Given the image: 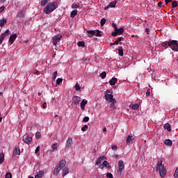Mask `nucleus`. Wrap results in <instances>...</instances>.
<instances>
[{
  "label": "nucleus",
  "mask_w": 178,
  "mask_h": 178,
  "mask_svg": "<svg viewBox=\"0 0 178 178\" xmlns=\"http://www.w3.org/2000/svg\"><path fill=\"white\" fill-rule=\"evenodd\" d=\"M58 8V2H51L49 3L44 8L43 12L46 15H49V13H52L55 9Z\"/></svg>",
  "instance_id": "nucleus-1"
},
{
  "label": "nucleus",
  "mask_w": 178,
  "mask_h": 178,
  "mask_svg": "<svg viewBox=\"0 0 178 178\" xmlns=\"http://www.w3.org/2000/svg\"><path fill=\"white\" fill-rule=\"evenodd\" d=\"M157 169L159 170L161 177H165V175H166V168H165V165L162 164V161L158 162Z\"/></svg>",
  "instance_id": "nucleus-2"
},
{
  "label": "nucleus",
  "mask_w": 178,
  "mask_h": 178,
  "mask_svg": "<svg viewBox=\"0 0 178 178\" xmlns=\"http://www.w3.org/2000/svg\"><path fill=\"white\" fill-rule=\"evenodd\" d=\"M124 169V164L123 163V161L120 160L118 161V175L119 176H122V174L123 173V170Z\"/></svg>",
  "instance_id": "nucleus-3"
},
{
  "label": "nucleus",
  "mask_w": 178,
  "mask_h": 178,
  "mask_svg": "<svg viewBox=\"0 0 178 178\" xmlns=\"http://www.w3.org/2000/svg\"><path fill=\"white\" fill-rule=\"evenodd\" d=\"M170 48L172 49L175 52L178 51V42L177 40L170 41Z\"/></svg>",
  "instance_id": "nucleus-4"
},
{
  "label": "nucleus",
  "mask_w": 178,
  "mask_h": 178,
  "mask_svg": "<svg viewBox=\"0 0 178 178\" xmlns=\"http://www.w3.org/2000/svg\"><path fill=\"white\" fill-rule=\"evenodd\" d=\"M23 141L26 144H28V145H30V144H31V143L33 141V138L31 137V136H30L29 134H25L23 136Z\"/></svg>",
  "instance_id": "nucleus-5"
},
{
  "label": "nucleus",
  "mask_w": 178,
  "mask_h": 178,
  "mask_svg": "<svg viewBox=\"0 0 178 178\" xmlns=\"http://www.w3.org/2000/svg\"><path fill=\"white\" fill-rule=\"evenodd\" d=\"M62 39V35L58 34L56 35L53 37V44L56 47L58 45V43L60 40Z\"/></svg>",
  "instance_id": "nucleus-6"
},
{
  "label": "nucleus",
  "mask_w": 178,
  "mask_h": 178,
  "mask_svg": "<svg viewBox=\"0 0 178 178\" xmlns=\"http://www.w3.org/2000/svg\"><path fill=\"white\" fill-rule=\"evenodd\" d=\"M73 145V138L72 137H68L66 143H65V148L67 149H70V147Z\"/></svg>",
  "instance_id": "nucleus-7"
},
{
  "label": "nucleus",
  "mask_w": 178,
  "mask_h": 178,
  "mask_svg": "<svg viewBox=\"0 0 178 178\" xmlns=\"http://www.w3.org/2000/svg\"><path fill=\"white\" fill-rule=\"evenodd\" d=\"M123 33H124V29L121 27L120 29H117L114 32H112V35L113 37H116L118 34H123Z\"/></svg>",
  "instance_id": "nucleus-8"
},
{
  "label": "nucleus",
  "mask_w": 178,
  "mask_h": 178,
  "mask_svg": "<svg viewBox=\"0 0 178 178\" xmlns=\"http://www.w3.org/2000/svg\"><path fill=\"white\" fill-rule=\"evenodd\" d=\"M116 3H118V1L116 0L111 1L107 6L104 7V10H106L109 8H116Z\"/></svg>",
  "instance_id": "nucleus-9"
},
{
  "label": "nucleus",
  "mask_w": 178,
  "mask_h": 178,
  "mask_svg": "<svg viewBox=\"0 0 178 178\" xmlns=\"http://www.w3.org/2000/svg\"><path fill=\"white\" fill-rule=\"evenodd\" d=\"M17 38V34L14 33L11 35L9 38L8 42H10V45L15 42V40Z\"/></svg>",
  "instance_id": "nucleus-10"
},
{
  "label": "nucleus",
  "mask_w": 178,
  "mask_h": 178,
  "mask_svg": "<svg viewBox=\"0 0 178 178\" xmlns=\"http://www.w3.org/2000/svg\"><path fill=\"white\" fill-rule=\"evenodd\" d=\"M81 98L78 96H74L72 98V102L74 105H79L80 104Z\"/></svg>",
  "instance_id": "nucleus-11"
},
{
  "label": "nucleus",
  "mask_w": 178,
  "mask_h": 178,
  "mask_svg": "<svg viewBox=\"0 0 178 178\" xmlns=\"http://www.w3.org/2000/svg\"><path fill=\"white\" fill-rule=\"evenodd\" d=\"M10 34V31L9 29L6 30L3 33H1L0 39L5 40L6 37H8Z\"/></svg>",
  "instance_id": "nucleus-12"
},
{
  "label": "nucleus",
  "mask_w": 178,
  "mask_h": 178,
  "mask_svg": "<svg viewBox=\"0 0 178 178\" xmlns=\"http://www.w3.org/2000/svg\"><path fill=\"white\" fill-rule=\"evenodd\" d=\"M104 98L106 101H108V102H111V100L113 99V95L105 93Z\"/></svg>",
  "instance_id": "nucleus-13"
},
{
  "label": "nucleus",
  "mask_w": 178,
  "mask_h": 178,
  "mask_svg": "<svg viewBox=\"0 0 178 178\" xmlns=\"http://www.w3.org/2000/svg\"><path fill=\"white\" fill-rule=\"evenodd\" d=\"M88 102L86 99L82 100V102H81V109L82 111H84L86 109V105H87Z\"/></svg>",
  "instance_id": "nucleus-14"
},
{
  "label": "nucleus",
  "mask_w": 178,
  "mask_h": 178,
  "mask_svg": "<svg viewBox=\"0 0 178 178\" xmlns=\"http://www.w3.org/2000/svg\"><path fill=\"white\" fill-rule=\"evenodd\" d=\"M134 140V138L131 136H128L127 137V144L129 145V144H132L133 143V140Z\"/></svg>",
  "instance_id": "nucleus-15"
},
{
  "label": "nucleus",
  "mask_w": 178,
  "mask_h": 178,
  "mask_svg": "<svg viewBox=\"0 0 178 178\" xmlns=\"http://www.w3.org/2000/svg\"><path fill=\"white\" fill-rule=\"evenodd\" d=\"M87 35L89 38H92L95 35V31H87Z\"/></svg>",
  "instance_id": "nucleus-16"
},
{
  "label": "nucleus",
  "mask_w": 178,
  "mask_h": 178,
  "mask_svg": "<svg viewBox=\"0 0 178 178\" xmlns=\"http://www.w3.org/2000/svg\"><path fill=\"white\" fill-rule=\"evenodd\" d=\"M13 155H20V148L19 147H16L13 150Z\"/></svg>",
  "instance_id": "nucleus-17"
},
{
  "label": "nucleus",
  "mask_w": 178,
  "mask_h": 178,
  "mask_svg": "<svg viewBox=\"0 0 178 178\" xmlns=\"http://www.w3.org/2000/svg\"><path fill=\"white\" fill-rule=\"evenodd\" d=\"M58 143H54L51 145V152H55L56 151H58Z\"/></svg>",
  "instance_id": "nucleus-18"
},
{
  "label": "nucleus",
  "mask_w": 178,
  "mask_h": 178,
  "mask_svg": "<svg viewBox=\"0 0 178 178\" xmlns=\"http://www.w3.org/2000/svg\"><path fill=\"white\" fill-rule=\"evenodd\" d=\"M60 170H62V169L59 167L55 168L54 170V176H57L58 175H59V172H60Z\"/></svg>",
  "instance_id": "nucleus-19"
},
{
  "label": "nucleus",
  "mask_w": 178,
  "mask_h": 178,
  "mask_svg": "<svg viewBox=\"0 0 178 178\" xmlns=\"http://www.w3.org/2000/svg\"><path fill=\"white\" fill-rule=\"evenodd\" d=\"M164 129L167 130L168 131H172V127H170V124L166 123L164 125Z\"/></svg>",
  "instance_id": "nucleus-20"
},
{
  "label": "nucleus",
  "mask_w": 178,
  "mask_h": 178,
  "mask_svg": "<svg viewBox=\"0 0 178 178\" xmlns=\"http://www.w3.org/2000/svg\"><path fill=\"white\" fill-rule=\"evenodd\" d=\"M116 81H118V79H117V78H115V77H113V78L109 81L110 85H111V86H115V84H116Z\"/></svg>",
  "instance_id": "nucleus-21"
},
{
  "label": "nucleus",
  "mask_w": 178,
  "mask_h": 178,
  "mask_svg": "<svg viewBox=\"0 0 178 178\" xmlns=\"http://www.w3.org/2000/svg\"><path fill=\"white\" fill-rule=\"evenodd\" d=\"M67 173H69V168L65 167L63 170V177H65Z\"/></svg>",
  "instance_id": "nucleus-22"
},
{
  "label": "nucleus",
  "mask_w": 178,
  "mask_h": 178,
  "mask_svg": "<svg viewBox=\"0 0 178 178\" xmlns=\"http://www.w3.org/2000/svg\"><path fill=\"white\" fill-rule=\"evenodd\" d=\"M44 175V170L39 171L35 176V178H41Z\"/></svg>",
  "instance_id": "nucleus-23"
},
{
  "label": "nucleus",
  "mask_w": 178,
  "mask_h": 178,
  "mask_svg": "<svg viewBox=\"0 0 178 178\" xmlns=\"http://www.w3.org/2000/svg\"><path fill=\"white\" fill-rule=\"evenodd\" d=\"M138 106H139L138 104H131L129 107L133 111H137V109H138Z\"/></svg>",
  "instance_id": "nucleus-24"
},
{
  "label": "nucleus",
  "mask_w": 178,
  "mask_h": 178,
  "mask_svg": "<svg viewBox=\"0 0 178 178\" xmlns=\"http://www.w3.org/2000/svg\"><path fill=\"white\" fill-rule=\"evenodd\" d=\"M108 165H109V163H108V161H104L102 164H101L99 165V168L100 169H104V168H106V166H108Z\"/></svg>",
  "instance_id": "nucleus-25"
},
{
  "label": "nucleus",
  "mask_w": 178,
  "mask_h": 178,
  "mask_svg": "<svg viewBox=\"0 0 178 178\" xmlns=\"http://www.w3.org/2000/svg\"><path fill=\"white\" fill-rule=\"evenodd\" d=\"M162 47H163L164 49H166L168 47H170V42H164L162 43Z\"/></svg>",
  "instance_id": "nucleus-26"
},
{
  "label": "nucleus",
  "mask_w": 178,
  "mask_h": 178,
  "mask_svg": "<svg viewBox=\"0 0 178 178\" xmlns=\"http://www.w3.org/2000/svg\"><path fill=\"white\" fill-rule=\"evenodd\" d=\"M65 165H66V161L62 160L58 165V168H60V169H62V168H65Z\"/></svg>",
  "instance_id": "nucleus-27"
},
{
  "label": "nucleus",
  "mask_w": 178,
  "mask_h": 178,
  "mask_svg": "<svg viewBox=\"0 0 178 178\" xmlns=\"http://www.w3.org/2000/svg\"><path fill=\"white\" fill-rule=\"evenodd\" d=\"M8 19L4 18L3 19H0V27H3V25L7 23Z\"/></svg>",
  "instance_id": "nucleus-28"
},
{
  "label": "nucleus",
  "mask_w": 178,
  "mask_h": 178,
  "mask_svg": "<svg viewBox=\"0 0 178 178\" xmlns=\"http://www.w3.org/2000/svg\"><path fill=\"white\" fill-rule=\"evenodd\" d=\"M77 10H72L70 14V17H72V19L74 18L77 15Z\"/></svg>",
  "instance_id": "nucleus-29"
},
{
  "label": "nucleus",
  "mask_w": 178,
  "mask_h": 178,
  "mask_svg": "<svg viewBox=\"0 0 178 178\" xmlns=\"http://www.w3.org/2000/svg\"><path fill=\"white\" fill-rule=\"evenodd\" d=\"M104 159H105V157H102V156H100V157H99V159H98V160H97V161L96 162V165H101V163H102V161H104Z\"/></svg>",
  "instance_id": "nucleus-30"
},
{
  "label": "nucleus",
  "mask_w": 178,
  "mask_h": 178,
  "mask_svg": "<svg viewBox=\"0 0 178 178\" xmlns=\"http://www.w3.org/2000/svg\"><path fill=\"white\" fill-rule=\"evenodd\" d=\"M110 103V106L111 108H113V106H115V105L116 104V99H112L110 102H108Z\"/></svg>",
  "instance_id": "nucleus-31"
},
{
  "label": "nucleus",
  "mask_w": 178,
  "mask_h": 178,
  "mask_svg": "<svg viewBox=\"0 0 178 178\" xmlns=\"http://www.w3.org/2000/svg\"><path fill=\"white\" fill-rule=\"evenodd\" d=\"M164 144L170 147L172 145V141L170 140V139H165L164 141Z\"/></svg>",
  "instance_id": "nucleus-32"
},
{
  "label": "nucleus",
  "mask_w": 178,
  "mask_h": 178,
  "mask_svg": "<svg viewBox=\"0 0 178 178\" xmlns=\"http://www.w3.org/2000/svg\"><path fill=\"white\" fill-rule=\"evenodd\" d=\"M71 8L72 9H79V8H80V5L73 3Z\"/></svg>",
  "instance_id": "nucleus-33"
},
{
  "label": "nucleus",
  "mask_w": 178,
  "mask_h": 178,
  "mask_svg": "<svg viewBox=\"0 0 178 178\" xmlns=\"http://www.w3.org/2000/svg\"><path fill=\"white\" fill-rule=\"evenodd\" d=\"M49 2V0H42L40 2L41 6H45Z\"/></svg>",
  "instance_id": "nucleus-34"
},
{
  "label": "nucleus",
  "mask_w": 178,
  "mask_h": 178,
  "mask_svg": "<svg viewBox=\"0 0 178 178\" xmlns=\"http://www.w3.org/2000/svg\"><path fill=\"white\" fill-rule=\"evenodd\" d=\"M57 76H58V71H56V72H54V74L52 75L53 81H55V80H56Z\"/></svg>",
  "instance_id": "nucleus-35"
},
{
  "label": "nucleus",
  "mask_w": 178,
  "mask_h": 178,
  "mask_svg": "<svg viewBox=\"0 0 178 178\" xmlns=\"http://www.w3.org/2000/svg\"><path fill=\"white\" fill-rule=\"evenodd\" d=\"M77 45L78 47H85L86 42L84 41L78 42Z\"/></svg>",
  "instance_id": "nucleus-36"
},
{
  "label": "nucleus",
  "mask_w": 178,
  "mask_h": 178,
  "mask_svg": "<svg viewBox=\"0 0 178 178\" xmlns=\"http://www.w3.org/2000/svg\"><path fill=\"white\" fill-rule=\"evenodd\" d=\"M105 23H106V19L105 18L102 19L100 21V25L102 27L105 25Z\"/></svg>",
  "instance_id": "nucleus-37"
},
{
  "label": "nucleus",
  "mask_w": 178,
  "mask_h": 178,
  "mask_svg": "<svg viewBox=\"0 0 178 178\" xmlns=\"http://www.w3.org/2000/svg\"><path fill=\"white\" fill-rule=\"evenodd\" d=\"M74 88L76 91H80V90H81V87L80 86V85H79V83H76Z\"/></svg>",
  "instance_id": "nucleus-38"
},
{
  "label": "nucleus",
  "mask_w": 178,
  "mask_h": 178,
  "mask_svg": "<svg viewBox=\"0 0 178 178\" xmlns=\"http://www.w3.org/2000/svg\"><path fill=\"white\" fill-rule=\"evenodd\" d=\"M95 35L96 36V37H101L102 35H101V31H99V30H96L95 31Z\"/></svg>",
  "instance_id": "nucleus-39"
},
{
  "label": "nucleus",
  "mask_w": 178,
  "mask_h": 178,
  "mask_svg": "<svg viewBox=\"0 0 178 178\" xmlns=\"http://www.w3.org/2000/svg\"><path fill=\"white\" fill-rule=\"evenodd\" d=\"M88 130V125L85 124L82 128H81V131H87Z\"/></svg>",
  "instance_id": "nucleus-40"
},
{
  "label": "nucleus",
  "mask_w": 178,
  "mask_h": 178,
  "mask_svg": "<svg viewBox=\"0 0 178 178\" xmlns=\"http://www.w3.org/2000/svg\"><path fill=\"white\" fill-rule=\"evenodd\" d=\"M102 79H105L106 77V72H103L99 75Z\"/></svg>",
  "instance_id": "nucleus-41"
},
{
  "label": "nucleus",
  "mask_w": 178,
  "mask_h": 178,
  "mask_svg": "<svg viewBox=\"0 0 178 178\" xmlns=\"http://www.w3.org/2000/svg\"><path fill=\"white\" fill-rule=\"evenodd\" d=\"M118 54L120 56H123V48L121 47L118 49Z\"/></svg>",
  "instance_id": "nucleus-42"
},
{
  "label": "nucleus",
  "mask_w": 178,
  "mask_h": 178,
  "mask_svg": "<svg viewBox=\"0 0 178 178\" xmlns=\"http://www.w3.org/2000/svg\"><path fill=\"white\" fill-rule=\"evenodd\" d=\"M62 81H63V79L61 78H58L56 79V84L59 85V84H60V83H62Z\"/></svg>",
  "instance_id": "nucleus-43"
},
{
  "label": "nucleus",
  "mask_w": 178,
  "mask_h": 178,
  "mask_svg": "<svg viewBox=\"0 0 178 178\" xmlns=\"http://www.w3.org/2000/svg\"><path fill=\"white\" fill-rule=\"evenodd\" d=\"M88 120H90V118H88V117H84L82 122H83V123H87V122H88Z\"/></svg>",
  "instance_id": "nucleus-44"
},
{
  "label": "nucleus",
  "mask_w": 178,
  "mask_h": 178,
  "mask_svg": "<svg viewBox=\"0 0 178 178\" xmlns=\"http://www.w3.org/2000/svg\"><path fill=\"white\" fill-rule=\"evenodd\" d=\"M17 17H24V13H22V12H19L18 14H17Z\"/></svg>",
  "instance_id": "nucleus-45"
},
{
  "label": "nucleus",
  "mask_w": 178,
  "mask_h": 178,
  "mask_svg": "<svg viewBox=\"0 0 178 178\" xmlns=\"http://www.w3.org/2000/svg\"><path fill=\"white\" fill-rule=\"evenodd\" d=\"M40 146H38L35 150V153L36 154V155H39L38 152H40Z\"/></svg>",
  "instance_id": "nucleus-46"
},
{
  "label": "nucleus",
  "mask_w": 178,
  "mask_h": 178,
  "mask_svg": "<svg viewBox=\"0 0 178 178\" xmlns=\"http://www.w3.org/2000/svg\"><path fill=\"white\" fill-rule=\"evenodd\" d=\"M4 161H5V156H0V165H2Z\"/></svg>",
  "instance_id": "nucleus-47"
},
{
  "label": "nucleus",
  "mask_w": 178,
  "mask_h": 178,
  "mask_svg": "<svg viewBox=\"0 0 178 178\" xmlns=\"http://www.w3.org/2000/svg\"><path fill=\"white\" fill-rule=\"evenodd\" d=\"M175 178H178V168L176 169L175 172L174 174Z\"/></svg>",
  "instance_id": "nucleus-48"
},
{
  "label": "nucleus",
  "mask_w": 178,
  "mask_h": 178,
  "mask_svg": "<svg viewBox=\"0 0 178 178\" xmlns=\"http://www.w3.org/2000/svg\"><path fill=\"white\" fill-rule=\"evenodd\" d=\"M6 178H12V174L10 172H7L6 174Z\"/></svg>",
  "instance_id": "nucleus-49"
},
{
  "label": "nucleus",
  "mask_w": 178,
  "mask_h": 178,
  "mask_svg": "<svg viewBox=\"0 0 178 178\" xmlns=\"http://www.w3.org/2000/svg\"><path fill=\"white\" fill-rule=\"evenodd\" d=\"M35 137L36 138H40L41 137V132H36Z\"/></svg>",
  "instance_id": "nucleus-50"
},
{
  "label": "nucleus",
  "mask_w": 178,
  "mask_h": 178,
  "mask_svg": "<svg viewBox=\"0 0 178 178\" xmlns=\"http://www.w3.org/2000/svg\"><path fill=\"white\" fill-rule=\"evenodd\" d=\"M119 44V41L118 40H116L115 42H111V44H110V45L112 47V46H113V45H118Z\"/></svg>",
  "instance_id": "nucleus-51"
},
{
  "label": "nucleus",
  "mask_w": 178,
  "mask_h": 178,
  "mask_svg": "<svg viewBox=\"0 0 178 178\" xmlns=\"http://www.w3.org/2000/svg\"><path fill=\"white\" fill-rule=\"evenodd\" d=\"M106 177L108 178H113V175H112V173L108 172L106 174Z\"/></svg>",
  "instance_id": "nucleus-52"
},
{
  "label": "nucleus",
  "mask_w": 178,
  "mask_h": 178,
  "mask_svg": "<svg viewBox=\"0 0 178 178\" xmlns=\"http://www.w3.org/2000/svg\"><path fill=\"white\" fill-rule=\"evenodd\" d=\"M111 149H113V151H116V149H118V146L115 145H112Z\"/></svg>",
  "instance_id": "nucleus-53"
},
{
  "label": "nucleus",
  "mask_w": 178,
  "mask_h": 178,
  "mask_svg": "<svg viewBox=\"0 0 178 178\" xmlns=\"http://www.w3.org/2000/svg\"><path fill=\"white\" fill-rule=\"evenodd\" d=\"M112 27H113V29H115V31L118 30V26L116 25V24L113 23Z\"/></svg>",
  "instance_id": "nucleus-54"
},
{
  "label": "nucleus",
  "mask_w": 178,
  "mask_h": 178,
  "mask_svg": "<svg viewBox=\"0 0 178 178\" xmlns=\"http://www.w3.org/2000/svg\"><path fill=\"white\" fill-rule=\"evenodd\" d=\"M177 1H173V2H172V8H177Z\"/></svg>",
  "instance_id": "nucleus-55"
},
{
  "label": "nucleus",
  "mask_w": 178,
  "mask_h": 178,
  "mask_svg": "<svg viewBox=\"0 0 178 178\" xmlns=\"http://www.w3.org/2000/svg\"><path fill=\"white\" fill-rule=\"evenodd\" d=\"M3 10H5V6H3L0 7V13H2V12Z\"/></svg>",
  "instance_id": "nucleus-56"
},
{
  "label": "nucleus",
  "mask_w": 178,
  "mask_h": 178,
  "mask_svg": "<svg viewBox=\"0 0 178 178\" xmlns=\"http://www.w3.org/2000/svg\"><path fill=\"white\" fill-rule=\"evenodd\" d=\"M169 2H172V0H165V3L166 5H168V3H169Z\"/></svg>",
  "instance_id": "nucleus-57"
},
{
  "label": "nucleus",
  "mask_w": 178,
  "mask_h": 178,
  "mask_svg": "<svg viewBox=\"0 0 178 178\" xmlns=\"http://www.w3.org/2000/svg\"><path fill=\"white\" fill-rule=\"evenodd\" d=\"M149 95H151V92H149V91H147L146 92V97H149Z\"/></svg>",
  "instance_id": "nucleus-58"
},
{
  "label": "nucleus",
  "mask_w": 178,
  "mask_h": 178,
  "mask_svg": "<svg viewBox=\"0 0 178 178\" xmlns=\"http://www.w3.org/2000/svg\"><path fill=\"white\" fill-rule=\"evenodd\" d=\"M122 40H123V38L120 37L117 40L118 41V42H120V41H122Z\"/></svg>",
  "instance_id": "nucleus-59"
},
{
  "label": "nucleus",
  "mask_w": 178,
  "mask_h": 178,
  "mask_svg": "<svg viewBox=\"0 0 178 178\" xmlns=\"http://www.w3.org/2000/svg\"><path fill=\"white\" fill-rule=\"evenodd\" d=\"M145 32L147 33V34H149V29H146Z\"/></svg>",
  "instance_id": "nucleus-60"
},
{
  "label": "nucleus",
  "mask_w": 178,
  "mask_h": 178,
  "mask_svg": "<svg viewBox=\"0 0 178 178\" xmlns=\"http://www.w3.org/2000/svg\"><path fill=\"white\" fill-rule=\"evenodd\" d=\"M42 106L43 108H47V103L46 102L43 103Z\"/></svg>",
  "instance_id": "nucleus-61"
},
{
  "label": "nucleus",
  "mask_w": 178,
  "mask_h": 178,
  "mask_svg": "<svg viewBox=\"0 0 178 178\" xmlns=\"http://www.w3.org/2000/svg\"><path fill=\"white\" fill-rule=\"evenodd\" d=\"M132 37H135L136 38H138V35H132Z\"/></svg>",
  "instance_id": "nucleus-62"
},
{
  "label": "nucleus",
  "mask_w": 178,
  "mask_h": 178,
  "mask_svg": "<svg viewBox=\"0 0 178 178\" xmlns=\"http://www.w3.org/2000/svg\"><path fill=\"white\" fill-rule=\"evenodd\" d=\"M2 42H3V40L0 38V45L2 44Z\"/></svg>",
  "instance_id": "nucleus-63"
},
{
  "label": "nucleus",
  "mask_w": 178,
  "mask_h": 178,
  "mask_svg": "<svg viewBox=\"0 0 178 178\" xmlns=\"http://www.w3.org/2000/svg\"><path fill=\"white\" fill-rule=\"evenodd\" d=\"M98 177H99V178H104V175H99Z\"/></svg>",
  "instance_id": "nucleus-64"
}]
</instances>
